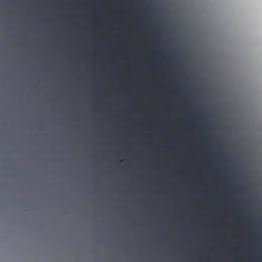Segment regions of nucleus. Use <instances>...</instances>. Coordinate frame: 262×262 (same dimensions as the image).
<instances>
[{
    "label": "nucleus",
    "instance_id": "6",
    "mask_svg": "<svg viewBox=\"0 0 262 262\" xmlns=\"http://www.w3.org/2000/svg\"><path fill=\"white\" fill-rule=\"evenodd\" d=\"M217 162L215 163L216 164H217Z\"/></svg>",
    "mask_w": 262,
    "mask_h": 262
},
{
    "label": "nucleus",
    "instance_id": "1",
    "mask_svg": "<svg viewBox=\"0 0 262 262\" xmlns=\"http://www.w3.org/2000/svg\"><path fill=\"white\" fill-rule=\"evenodd\" d=\"M204 152L207 153V154L209 155H221L222 154L223 152V151L221 149H205L204 150Z\"/></svg>",
    "mask_w": 262,
    "mask_h": 262
},
{
    "label": "nucleus",
    "instance_id": "5",
    "mask_svg": "<svg viewBox=\"0 0 262 262\" xmlns=\"http://www.w3.org/2000/svg\"><path fill=\"white\" fill-rule=\"evenodd\" d=\"M218 165H219L218 164H216V166H218Z\"/></svg>",
    "mask_w": 262,
    "mask_h": 262
},
{
    "label": "nucleus",
    "instance_id": "2",
    "mask_svg": "<svg viewBox=\"0 0 262 262\" xmlns=\"http://www.w3.org/2000/svg\"><path fill=\"white\" fill-rule=\"evenodd\" d=\"M176 147L173 145H169V146H165V147H163V146H157L155 147V149H174Z\"/></svg>",
    "mask_w": 262,
    "mask_h": 262
},
{
    "label": "nucleus",
    "instance_id": "3",
    "mask_svg": "<svg viewBox=\"0 0 262 262\" xmlns=\"http://www.w3.org/2000/svg\"><path fill=\"white\" fill-rule=\"evenodd\" d=\"M194 164H196V162H194Z\"/></svg>",
    "mask_w": 262,
    "mask_h": 262
},
{
    "label": "nucleus",
    "instance_id": "4",
    "mask_svg": "<svg viewBox=\"0 0 262 262\" xmlns=\"http://www.w3.org/2000/svg\"><path fill=\"white\" fill-rule=\"evenodd\" d=\"M119 163H120L119 162H118V164H119Z\"/></svg>",
    "mask_w": 262,
    "mask_h": 262
}]
</instances>
